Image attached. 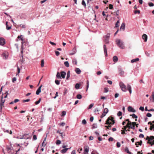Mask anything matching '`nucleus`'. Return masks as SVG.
<instances>
[{
    "mask_svg": "<svg viewBox=\"0 0 154 154\" xmlns=\"http://www.w3.org/2000/svg\"><path fill=\"white\" fill-rule=\"evenodd\" d=\"M115 123L113 117L111 116L108 117L106 121L105 124L113 125Z\"/></svg>",
    "mask_w": 154,
    "mask_h": 154,
    "instance_id": "obj_1",
    "label": "nucleus"
},
{
    "mask_svg": "<svg viewBox=\"0 0 154 154\" xmlns=\"http://www.w3.org/2000/svg\"><path fill=\"white\" fill-rule=\"evenodd\" d=\"M116 43L119 47L122 49H124L125 48L123 42L119 39L117 40Z\"/></svg>",
    "mask_w": 154,
    "mask_h": 154,
    "instance_id": "obj_2",
    "label": "nucleus"
},
{
    "mask_svg": "<svg viewBox=\"0 0 154 154\" xmlns=\"http://www.w3.org/2000/svg\"><path fill=\"white\" fill-rule=\"evenodd\" d=\"M7 150L8 153L9 154H16L17 152L20 150V149H19L17 151H16V152L14 154V151L13 149L9 147H7Z\"/></svg>",
    "mask_w": 154,
    "mask_h": 154,
    "instance_id": "obj_3",
    "label": "nucleus"
},
{
    "mask_svg": "<svg viewBox=\"0 0 154 154\" xmlns=\"http://www.w3.org/2000/svg\"><path fill=\"white\" fill-rule=\"evenodd\" d=\"M119 85L122 90L124 92H126V87L123 83L121 82H119Z\"/></svg>",
    "mask_w": 154,
    "mask_h": 154,
    "instance_id": "obj_4",
    "label": "nucleus"
},
{
    "mask_svg": "<svg viewBox=\"0 0 154 154\" xmlns=\"http://www.w3.org/2000/svg\"><path fill=\"white\" fill-rule=\"evenodd\" d=\"M147 143L151 144V146L154 144V136H152L150 137Z\"/></svg>",
    "mask_w": 154,
    "mask_h": 154,
    "instance_id": "obj_5",
    "label": "nucleus"
},
{
    "mask_svg": "<svg viewBox=\"0 0 154 154\" xmlns=\"http://www.w3.org/2000/svg\"><path fill=\"white\" fill-rule=\"evenodd\" d=\"M136 125V122H131V124H129L128 126L127 125V127L129 128H131L134 130L135 129V126Z\"/></svg>",
    "mask_w": 154,
    "mask_h": 154,
    "instance_id": "obj_6",
    "label": "nucleus"
},
{
    "mask_svg": "<svg viewBox=\"0 0 154 154\" xmlns=\"http://www.w3.org/2000/svg\"><path fill=\"white\" fill-rule=\"evenodd\" d=\"M108 111L109 110L107 108H105L104 110L103 113L100 116L101 118H102L106 116V115L108 112Z\"/></svg>",
    "mask_w": 154,
    "mask_h": 154,
    "instance_id": "obj_7",
    "label": "nucleus"
},
{
    "mask_svg": "<svg viewBox=\"0 0 154 154\" xmlns=\"http://www.w3.org/2000/svg\"><path fill=\"white\" fill-rule=\"evenodd\" d=\"M127 89L129 91L130 94H131L132 92L131 88V86L129 84L127 85L126 90Z\"/></svg>",
    "mask_w": 154,
    "mask_h": 154,
    "instance_id": "obj_8",
    "label": "nucleus"
},
{
    "mask_svg": "<svg viewBox=\"0 0 154 154\" xmlns=\"http://www.w3.org/2000/svg\"><path fill=\"white\" fill-rule=\"evenodd\" d=\"M2 98L3 96H2L1 102L0 103V109L1 110L2 109V107L4 106V103L5 101V100H3Z\"/></svg>",
    "mask_w": 154,
    "mask_h": 154,
    "instance_id": "obj_9",
    "label": "nucleus"
},
{
    "mask_svg": "<svg viewBox=\"0 0 154 154\" xmlns=\"http://www.w3.org/2000/svg\"><path fill=\"white\" fill-rule=\"evenodd\" d=\"M42 85H41L37 89V90L36 91V94L37 95L39 94L41 92V88L42 87Z\"/></svg>",
    "mask_w": 154,
    "mask_h": 154,
    "instance_id": "obj_10",
    "label": "nucleus"
},
{
    "mask_svg": "<svg viewBox=\"0 0 154 154\" xmlns=\"http://www.w3.org/2000/svg\"><path fill=\"white\" fill-rule=\"evenodd\" d=\"M125 28V24L124 23H122L121 24V27L120 29V30L121 29H122L123 30H124Z\"/></svg>",
    "mask_w": 154,
    "mask_h": 154,
    "instance_id": "obj_11",
    "label": "nucleus"
},
{
    "mask_svg": "<svg viewBox=\"0 0 154 154\" xmlns=\"http://www.w3.org/2000/svg\"><path fill=\"white\" fill-rule=\"evenodd\" d=\"M5 43V39H0V45H4Z\"/></svg>",
    "mask_w": 154,
    "mask_h": 154,
    "instance_id": "obj_12",
    "label": "nucleus"
},
{
    "mask_svg": "<svg viewBox=\"0 0 154 154\" xmlns=\"http://www.w3.org/2000/svg\"><path fill=\"white\" fill-rule=\"evenodd\" d=\"M119 75H123L124 74V71L120 68L119 69Z\"/></svg>",
    "mask_w": 154,
    "mask_h": 154,
    "instance_id": "obj_13",
    "label": "nucleus"
},
{
    "mask_svg": "<svg viewBox=\"0 0 154 154\" xmlns=\"http://www.w3.org/2000/svg\"><path fill=\"white\" fill-rule=\"evenodd\" d=\"M70 148H71V147H70V148H64V149H62L61 150L60 152L62 153L63 154H64V153H65L67 152V151L68 150V149H69Z\"/></svg>",
    "mask_w": 154,
    "mask_h": 154,
    "instance_id": "obj_14",
    "label": "nucleus"
},
{
    "mask_svg": "<svg viewBox=\"0 0 154 154\" xmlns=\"http://www.w3.org/2000/svg\"><path fill=\"white\" fill-rule=\"evenodd\" d=\"M61 77L63 79L65 78V75H66V73L64 71H61L60 72Z\"/></svg>",
    "mask_w": 154,
    "mask_h": 154,
    "instance_id": "obj_15",
    "label": "nucleus"
},
{
    "mask_svg": "<svg viewBox=\"0 0 154 154\" xmlns=\"http://www.w3.org/2000/svg\"><path fill=\"white\" fill-rule=\"evenodd\" d=\"M76 51V48L74 47L72 49V52L71 53H70L69 54L70 55H73L75 53Z\"/></svg>",
    "mask_w": 154,
    "mask_h": 154,
    "instance_id": "obj_16",
    "label": "nucleus"
},
{
    "mask_svg": "<svg viewBox=\"0 0 154 154\" xmlns=\"http://www.w3.org/2000/svg\"><path fill=\"white\" fill-rule=\"evenodd\" d=\"M89 150V147L88 146H85L84 147V152L88 153Z\"/></svg>",
    "mask_w": 154,
    "mask_h": 154,
    "instance_id": "obj_17",
    "label": "nucleus"
},
{
    "mask_svg": "<svg viewBox=\"0 0 154 154\" xmlns=\"http://www.w3.org/2000/svg\"><path fill=\"white\" fill-rule=\"evenodd\" d=\"M142 141L141 140H140L139 142H136L135 145H136V147H138V146L137 145V143H138V145H139L141 146L142 145Z\"/></svg>",
    "mask_w": 154,
    "mask_h": 154,
    "instance_id": "obj_18",
    "label": "nucleus"
},
{
    "mask_svg": "<svg viewBox=\"0 0 154 154\" xmlns=\"http://www.w3.org/2000/svg\"><path fill=\"white\" fill-rule=\"evenodd\" d=\"M3 130L4 132H7V133L10 134H12V131H11V130H7L5 129H4Z\"/></svg>",
    "mask_w": 154,
    "mask_h": 154,
    "instance_id": "obj_19",
    "label": "nucleus"
},
{
    "mask_svg": "<svg viewBox=\"0 0 154 154\" xmlns=\"http://www.w3.org/2000/svg\"><path fill=\"white\" fill-rule=\"evenodd\" d=\"M75 71L77 74H80L81 72V71L79 69L76 68L75 69Z\"/></svg>",
    "mask_w": 154,
    "mask_h": 154,
    "instance_id": "obj_20",
    "label": "nucleus"
},
{
    "mask_svg": "<svg viewBox=\"0 0 154 154\" xmlns=\"http://www.w3.org/2000/svg\"><path fill=\"white\" fill-rule=\"evenodd\" d=\"M113 60L115 62H117L118 60V58L116 56H114L113 58Z\"/></svg>",
    "mask_w": 154,
    "mask_h": 154,
    "instance_id": "obj_21",
    "label": "nucleus"
},
{
    "mask_svg": "<svg viewBox=\"0 0 154 154\" xmlns=\"http://www.w3.org/2000/svg\"><path fill=\"white\" fill-rule=\"evenodd\" d=\"M103 48H104V52L106 54V56H107V49L106 48V45H103Z\"/></svg>",
    "mask_w": 154,
    "mask_h": 154,
    "instance_id": "obj_22",
    "label": "nucleus"
},
{
    "mask_svg": "<svg viewBox=\"0 0 154 154\" xmlns=\"http://www.w3.org/2000/svg\"><path fill=\"white\" fill-rule=\"evenodd\" d=\"M125 151L129 154H131V152L129 151L127 147H125Z\"/></svg>",
    "mask_w": 154,
    "mask_h": 154,
    "instance_id": "obj_23",
    "label": "nucleus"
},
{
    "mask_svg": "<svg viewBox=\"0 0 154 154\" xmlns=\"http://www.w3.org/2000/svg\"><path fill=\"white\" fill-rule=\"evenodd\" d=\"M110 33H108L106 35L104 36V38H109L110 37Z\"/></svg>",
    "mask_w": 154,
    "mask_h": 154,
    "instance_id": "obj_24",
    "label": "nucleus"
},
{
    "mask_svg": "<svg viewBox=\"0 0 154 154\" xmlns=\"http://www.w3.org/2000/svg\"><path fill=\"white\" fill-rule=\"evenodd\" d=\"M139 59L138 58H136L133 59L131 60V62L132 63H134L135 62L138 61L139 60Z\"/></svg>",
    "mask_w": 154,
    "mask_h": 154,
    "instance_id": "obj_25",
    "label": "nucleus"
},
{
    "mask_svg": "<svg viewBox=\"0 0 154 154\" xmlns=\"http://www.w3.org/2000/svg\"><path fill=\"white\" fill-rule=\"evenodd\" d=\"M130 116H132V118L134 119H137V116L134 114H133L132 115H130Z\"/></svg>",
    "mask_w": 154,
    "mask_h": 154,
    "instance_id": "obj_26",
    "label": "nucleus"
},
{
    "mask_svg": "<svg viewBox=\"0 0 154 154\" xmlns=\"http://www.w3.org/2000/svg\"><path fill=\"white\" fill-rule=\"evenodd\" d=\"M70 71H69L67 72V76H66V79L67 80L70 77Z\"/></svg>",
    "mask_w": 154,
    "mask_h": 154,
    "instance_id": "obj_27",
    "label": "nucleus"
},
{
    "mask_svg": "<svg viewBox=\"0 0 154 154\" xmlns=\"http://www.w3.org/2000/svg\"><path fill=\"white\" fill-rule=\"evenodd\" d=\"M82 4L83 5L85 8L86 7V4L84 0H82Z\"/></svg>",
    "mask_w": 154,
    "mask_h": 154,
    "instance_id": "obj_28",
    "label": "nucleus"
},
{
    "mask_svg": "<svg viewBox=\"0 0 154 154\" xmlns=\"http://www.w3.org/2000/svg\"><path fill=\"white\" fill-rule=\"evenodd\" d=\"M64 65L66 67H69V64L68 61H65L64 63Z\"/></svg>",
    "mask_w": 154,
    "mask_h": 154,
    "instance_id": "obj_29",
    "label": "nucleus"
},
{
    "mask_svg": "<svg viewBox=\"0 0 154 154\" xmlns=\"http://www.w3.org/2000/svg\"><path fill=\"white\" fill-rule=\"evenodd\" d=\"M92 129H94L97 128V124L96 123L92 125Z\"/></svg>",
    "mask_w": 154,
    "mask_h": 154,
    "instance_id": "obj_30",
    "label": "nucleus"
},
{
    "mask_svg": "<svg viewBox=\"0 0 154 154\" xmlns=\"http://www.w3.org/2000/svg\"><path fill=\"white\" fill-rule=\"evenodd\" d=\"M44 60L43 59H42L41 61V67H42L44 66Z\"/></svg>",
    "mask_w": 154,
    "mask_h": 154,
    "instance_id": "obj_31",
    "label": "nucleus"
},
{
    "mask_svg": "<svg viewBox=\"0 0 154 154\" xmlns=\"http://www.w3.org/2000/svg\"><path fill=\"white\" fill-rule=\"evenodd\" d=\"M128 110L129 112H131L133 110V108L130 106H129L128 108Z\"/></svg>",
    "mask_w": 154,
    "mask_h": 154,
    "instance_id": "obj_32",
    "label": "nucleus"
},
{
    "mask_svg": "<svg viewBox=\"0 0 154 154\" xmlns=\"http://www.w3.org/2000/svg\"><path fill=\"white\" fill-rule=\"evenodd\" d=\"M119 20H118L116 22L115 24V27H119Z\"/></svg>",
    "mask_w": 154,
    "mask_h": 154,
    "instance_id": "obj_33",
    "label": "nucleus"
},
{
    "mask_svg": "<svg viewBox=\"0 0 154 154\" xmlns=\"http://www.w3.org/2000/svg\"><path fill=\"white\" fill-rule=\"evenodd\" d=\"M56 76L57 78L58 79H61V77L60 75V74L59 72H57V74Z\"/></svg>",
    "mask_w": 154,
    "mask_h": 154,
    "instance_id": "obj_34",
    "label": "nucleus"
},
{
    "mask_svg": "<svg viewBox=\"0 0 154 154\" xmlns=\"http://www.w3.org/2000/svg\"><path fill=\"white\" fill-rule=\"evenodd\" d=\"M21 41V43L22 44V45H23V44L24 42H25L26 41V39H19Z\"/></svg>",
    "mask_w": 154,
    "mask_h": 154,
    "instance_id": "obj_35",
    "label": "nucleus"
},
{
    "mask_svg": "<svg viewBox=\"0 0 154 154\" xmlns=\"http://www.w3.org/2000/svg\"><path fill=\"white\" fill-rule=\"evenodd\" d=\"M3 56V58L4 59H6L7 58V55L5 53H4L2 54Z\"/></svg>",
    "mask_w": 154,
    "mask_h": 154,
    "instance_id": "obj_36",
    "label": "nucleus"
},
{
    "mask_svg": "<svg viewBox=\"0 0 154 154\" xmlns=\"http://www.w3.org/2000/svg\"><path fill=\"white\" fill-rule=\"evenodd\" d=\"M76 97L78 99H81L82 98V96L80 94H77L76 96Z\"/></svg>",
    "mask_w": 154,
    "mask_h": 154,
    "instance_id": "obj_37",
    "label": "nucleus"
},
{
    "mask_svg": "<svg viewBox=\"0 0 154 154\" xmlns=\"http://www.w3.org/2000/svg\"><path fill=\"white\" fill-rule=\"evenodd\" d=\"M142 38H147V36L145 34H143L142 36Z\"/></svg>",
    "mask_w": 154,
    "mask_h": 154,
    "instance_id": "obj_38",
    "label": "nucleus"
},
{
    "mask_svg": "<svg viewBox=\"0 0 154 154\" xmlns=\"http://www.w3.org/2000/svg\"><path fill=\"white\" fill-rule=\"evenodd\" d=\"M20 72V69L18 66H17V72L16 73V75H18Z\"/></svg>",
    "mask_w": 154,
    "mask_h": 154,
    "instance_id": "obj_39",
    "label": "nucleus"
},
{
    "mask_svg": "<svg viewBox=\"0 0 154 154\" xmlns=\"http://www.w3.org/2000/svg\"><path fill=\"white\" fill-rule=\"evenodd\" d=\"M80 85L78 83H77L75 85V88L77 89L79 88L80 87Z\"/></svg>",
    "mask_w": 154,
    "mask_h": 154,
    "instance_id": "obj_40",
    "label": "nucleus"
},
{
    "mask_svg": "<svg viewBox=\"0 0 154 154\" xmlns=\"http://www.w3.org/2000/svg\"><path fill=\"white\" fill-rule=\"evenodd\" d=\"M152 97L151 99L152 100V102H154V92H153L152 93Z\"/></svg>",
    "mask_w": 154,
    "mask_h": 154,
    "instance_id": "obj_41",
    "label": "nucleus"
},
{
    "mask_svg": "<svg viewBox=\"0 0 154 154\" xmlns=\"http://www.w3.org/2000/svg\"><path fill=\"white\" fill-rule=\"evenodd\" d=\"M61 141L59 140H57L56 141V143L57 145H59L61 144Z\"/></svg>",
    "mask_w": 154,
    "mask_h": 154,
    "instance_id": "obj_42",
    "label": "nucleus"
},
{
    "mask_svg": "<svg viewBox=\"0 0 154 154\" xmlns=\"http://www.w3.org/2000/svg\"><path fill=\"white\" fill-rule=\"evenodd\" d=\"M148 5L150 7H152L154 5V4L152 2H149L148 3Z\"/></svg>",
    "mask_w": 154,
    "mask_h": 154,
    "instance_id": "obj_43",
    "label": "nucleus"
},
{
    "mask_svg": "<svg viewBox=\"0 0 154 154\" xmlns=\"http://www.w3.org/2000/svg\"><path fill=\"white\" fill-rule=\"evenodd\" d=\"M41 98H39V100L37 101H36L35 102V103L36 105H37V104H39L40 102L41 101Z\"/></svg>",
    "mask_w": 154,
    "mask_h": 154,
    "instance_id": "obj_44",
    "label": "nucleus"
},
{
    "mask_svg": "<svg viewBox=\"0 0 154 154\" xmlns=\"http://www.w3.org/2000/svg\"><path fill=\"white\" fill-rule=\"evenodd\" d=\"M122 112L120 111H119L117 114L118 116H122Z\"/></svg>",
    "mask_w": 154,
    "mask_h": 154,
    "instance_id": "obj_45",
    "label": "nucleus"
},
{
    "mask_svg": "<svg viewBox=\"0 0 154 154\" xmlns=\"http://www.w3.org/2000/svg\"><path fill=\"white\" fill-rule=\"evenodd\" d=\"M72 62L73 64H74L75 65H77V61L75 59H73L72 60Z\"/></svg>",
    "mask_w": 154,
    "mask_h": 154,
    "instance_id": "obj_46",
    "label": "nucleus"
},
{
    "mask_svg": "<svg viewBox=\"0 0 154 154\" xmlns=\"http://www.w3.org/2000/svg\"><path fill=\"white\" fill-rule=\"evenodd\" d=\"M125 121H128V123L127 124V125L128 126V125H129V124H131V122L129 121V119H126L125 120Z\"/></svg>",
    "mask_w": 154,
    "mask_h": 154,
    "instance_id": "obj_47",
    "label": "nucleus"
},
{
    "mask_svg": "<svg viewBox=\"0 0 154 154\" xmlns=\"http://www.w3.org/2000/svg\"><path fill=\"white\" fill-rule=\"evenodd\" d=\"M134 13L135 14H136L137 13L138 14H140V10H135L134 11Z\"/></svg>",
    "mask_w": 154,
    "mask_h": 154,
    "instance_id": "obj_48",
    "label": "nucleus"
},
{
    "mask_svg": "<svg viewBox=\"0 0 154 154\" xmlns=\"http://www.w3.org/2000/svg\"><path fill=\"white\" fill-rule=\"evenodd\" d=\"M66 112L63 111L62 112V115L61 116H64L66 114Z\"/></svg>",
    "mask_w": 154,
    "mask_h": 154,
    "instance_id": "obj_49",
    "label": "nucleus"
},
{
    "mask_svg": "<svg viewBox=\"0 0 154 154\" xmlns=\"http://www.w3.org/2000/svg\"><path fill=\"white\" fill-rule=\"evenodd\" d=\"M55 83L57 85H59L60 83V81L58 80H56L55 81Z\"/></svg>",
    "mask_w": 154,
    "mask_h": 154,
    "instance_id": "obj_50",
    "label": "nucleus"
},
{
    "mask_svg": "<svg viewBox=\"0 0 154 154\" xmlns=\"http://www.w3.org/2000/svg\"><path fill=\"white\" fill-rule=\"evenodd\" d=\"M94 104L91 103V104L89 106V107L88 109H90L92 108V107L94 106Z\"/></svg>",
    "mask_w": 154,
    "mask_h": 154,
    "instance_id": "obj_51",
    "label": "nucleus"
},
{
    "mask_svg": "<svg viewBox=\"0 0 154 154\" xmlns=\"http://www.w3.org/2000/svg\"><path fill=\"white\" fill-rule=\"evenodd\" d=\"M87 85L86 88V91H87L89 87V82L88 81L87 83Z\"/></svg>",
    "mask_w": 154,
    "mask_h": 154,
    "instance_id": "obj_52",
    "label": "nucleus"
},
{
    "mask_svg": "<svg viewBox=\"0 0 154 154\" xmlns=\"http://www.w3.org/2000/svg\"><path fill=\"white\" fill-rule=\"evenodd\" d=\"M67 91H68L67 89L66 88H65L64 89V92H63L64 94L65 95L67 92Z\"/></svg>",
    "mask_w": 154,
    "mask_h": 154,
    "instance_id": "obj_53",
    "label": "nucleus"
},
{
    "mask_svg": "<svg viewBox=\"0 0 154 154\" xmlns=\"http://www.w3.org/2000/svg\"><path fill=\"white\" fill-rule=\"evenodd\" d=\"M30 101V99H27V100H23V103H25V102H29Z\"/></svg>",
    "mask_w": 154,
    "mask_h": 154,
    "instance_id": "obj_54",
    "label": "nucleus"
},
{
    "mask_svg": "<svg viewBox=\"0 0 154 154\" xmlns=\"http://www.w3.org/2000/svg\"><path fill=\"white\" fill-rule=\"evenodd\" d=\"M87 123V122H86V121L85 119H83L82 121V123L83 125H85Z\"/></svg>",
    "mask_w": 154,
    "mask_h": 154,
    "instance_id": "obj_55",
    "label": "nucleus"
},
{
    "mask_svg": "<svg viewBox=\"0 0 154 154\" xmlns=\"http://www.w3.org/2000/svg\"><path fill=\"white\" fill-rule=\"evenodd\" d=\"M116 146L118 147H119L120 146V143L119 142H117L116 143Z\"/></svg>",
    "mask_w": 154,
    "mask_h": 154,
    "instance_id": "obj_56",
    "label": "nucleus"
},
{
    "mask_svg": "<svg viewBox=\"0 0 154 154\" xmlns=\"http://www.w3.org/2000/svg\"><path fill=\"white\" fill-rule=\"evenodd\" d=\"M128 128V127H127V125L126 126H124V128H122V129H123L124 130L123 131H127V130H126V128Z\"/></svg>",
    "mask_w": 154,
    "mask_h": 154,
    "instance_id": "obj_57",
    "label": "nucleus"
},
{
    "mask_svg": "<svg viewBox=\"0 0 154 154\" xmlns=\"http://www.w3.org/2000/svg\"><path fill=\"white\" fill-rule=\"evenodd\" d=\"M65 125V123L64 122H63L62 123H60L59 124V125L60 126H63Z\"/></svg>",
    "mask_w": 154,
    "mask_h": 154,
    "instance_id": "obj_58",
    "label": "nucleus"
},
{
    "mask_svg": "<svg viewBox=\"0 0 154 154\" xmlns=\"http://www.w3.org/2000/svg\"><path fill=\"white\" fill-rule=\"evenodd\" d=\"M111 125H109L108 126H105V127H106V130H107V129H108L109 128H110L111 127Z\"/></svg>",
    "mask_w": 154,
    "mask_h": 154,
    "instance_id": "obj_59",
    "label": "nucleus"
},
{
    "mask_svg": "<svg viewBox=\"0 0 154 154\" xmlns=\"http://www.w3.org/2000/svg\"><path fill=\"white\" fill-rule=\"evenodd\" d=\"M109 9H112L113 8V5L111 4H109Z\"/></svg>",
    "mask_w": 154,
    "mask_h": 154,
    "instance_id": "obj_60",
    "label": "nucleus"
},
{
    "mask_svg": "<svg viewBox=\"0 0 154 154\" xmlns=\"http://www.w3.org/2000/svg\"><path fill=\"white\" fill-rule=\"evenodd\" d=\"M16 81V77H14L12 79V82L14 83Z\"/></svg>",
    "mask_w": 154,
    "mask_h": 154,
    "instance_id": "obj_61",
    "label": "nucleus"
},
{
    "mask_svg": "<svg viewBox=\"0 0 154 154\" xmlns=\"http://www.w3.org/2000/svg\"><path fill=\"white\" fill-rule=\"evenodd\" d=\"M55 54H56V56H58L59 55V54H60V53L58 51H55Z\"/></svg>",
    "mask_w": 154,
    "mask_h": 154,
    "instance_id": "obj_62",
    "label": "nucleus"
},
{
    "mask_svg": "<svg viewBox=\"0 0 154 154\" xmlns=\"http://www.w3.org/2000/svg\"><path fill=\"white\" fill-rule=\"evenodd\" d=\"M146 116L148 117H151L152 116V115L149 113H148L146 114Z\"/></svg>",
    "mask_w": 154,
    "mask_h": 154,
    "instance_id": "obj_63",
    "label": "nucleus"
},
{
    "mask_svg": "<svg viewBox=\"0 0 154 154\" xmlns=\"http://www.w3.org/2000/svg\"><path fill=\"white\" fill-rule=\"evenodd\" d=\"M113 140V138L112 137H110L109 138L108 140L109 141H112Z\"/></svg>",
    "mask_w": 154,
    "mask_h": 154,
    "instance_id": "obj_64",
    "label": "nucleus"
}]
</instances>
